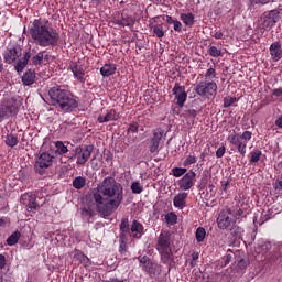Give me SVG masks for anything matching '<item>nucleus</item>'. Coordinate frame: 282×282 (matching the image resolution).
I'll return each instance as SVG.
<instances>
[{
  "instance_id": "obj_1",
  "label": "nucleus",
  "mask_w": 282,
  "mask_h": 282,
  "mask_svg": "<svg viewBox=\"0 0 282 282\" xmlns=\"http://www.w3.org/2000/svg\"><path fill=\"white\" fill-rule=\"evenodd\" d=\"M87 199L95 206L99 215L110 217L113 215V210H118L122 204L124 188L122 184L116 182V178L108 176L89 192Z\"/></svg>"
},
{
  "instance_id": "obj_2",
  "label": "nucleus",
  "mask_w": 282,
  "mask_h": 282,
  "mask_svg": "<svg viewBox=\"0 0 282 282\" xmlns=\"http://www.w3.org/2000/svg\"><path fill=\"white\" fill-rule=\"evenodd\" d=\"M29 34L39 47H56L61 41V34L45 18L34 19L29 25Z\"/></svg>"
},
{
  "instance_id": "obj_3",
  "label": "nucleus",
  "mask_w": 282,
  "mask_h": 282,
  "mask_svg": "<svg viewBox=\"0 0 282 282\" xmlns=\"http://www.w3.org/2000/svg\"><path fill=\"white\" fill-rule=\"evenodd\" d=\"M51 105L62 113H72L78 109V98L63 86H54L48 90Z\"/></svg>"
},
{
  "instance_id": "obj_4",
  "label": "nucleus",
  "mask_w": 282,
  "mask_h": 282,
  "mask_svg": "<svg viewBox=\"0 0 282 282\" xmlns=\"http://www.w3.org/2000/svg\"><path fill=\"white\" fill-rule=\"evenodd\" d=\"M155 248L161 254L162 263H171L173 261V250L171 249V232L162 230L159 237L156 238Z\"/></svg>"
},
{
  "instance_id": "obj_5",
  "label": "nucleus",
  "mask_w": 282,
  "mask_h": 282,
  "mask_svg": "<svg viewBox=\"0 0 282 282\" xmlns=\"http://www.w3.org/2000/svg\"><path fill=\"white\" fill-rule=\"evenodd\" d=\"M250 140H252V132L248 131V130L245 131L243 133H237L234 130V131H230L227 137V141L229 142V144L235 147L237 149L238 153H240V155H242V158L246 155V149H247L248 142H250Z\"/></svg>"
},
{
  "instance_id": "obj_6",
  "label": "nucleus",
  "mask_w": 282,
  "mask_h": 282,
  "mask_svg": "<svg viewBox=\"0 0 282 282\" xmlns=\"http://www.w3.org/2000/svg\"><path fill=\"white\" fill-rule=\"evenodd\" d=\"M54 160H56L54 154L50 152L41 153L34 165L35 172L39 173V175H45L47 169L54 164Z\"/></svg>"
},
{
  "instance_id": "obj_7",
  "label": "nucleus",
  "mask_w": 282,
  "mask_h": 282,
  "mask_svg": "<svg viewBox=\"0 0 282 282\" xmlns=\"http://www.w3.org/2000/svg\"><path fill=\"white\" fill-rule=\"evenodd\" d=\"M195 93L200 96V98H213L217 94V83L215 82H200L195 87Z\"/></svg>"
},
{
  "instance_id": "obj_8",
  "label": "nucleus",
  "mask_w": 282,
  "mask_h": 282,
  "mask_svg": "<svg viewBox=\"0 0 282 282\" xmlns=\"http://www.w3.org/2000/svg\"><path fill=\"white\" fill-rule=\"evenodd\" d=\"M91 153H94V145H80L75 148L74 158L77 160L76 164H78V166H85L89 158H91Z\"/></svg>"
},
{
  "instance_id": "obj_9",
  "label": "nucleus",
  "mask_w": 282,
  "mask_h": 282,
  "mask_svg": "<svg viewBox=\"0 0 282 282\" xmlns=\"http://www.w3.org/2000/svg\"><path fill=\"white\" fill-rule=\"evenodd\" d=\"M232 215V209L227 208L223 209L217 217V226L219 230H228V228H232L237 224V219L230 218Z\"/></svg>"
},
{
  "instance_id": "obj_10",
  "label": "nucleus",
  "mask_w": 282,
  "mask_h": 282,
  "mask_svg": "<svg viewBox=\"0 0 282 282\" xmlns=\"http://www.w3.org/2000/svg\"><path fill=\"white\" fill-rule=\"evenodd\" d=\"M261 21L264 30H272L281 21V13L276 10L265 11L261 17Z\"/></svg>"
},
{
  "instance_id": "obj_11",
  "label": "nucleus",
  "mask_w": 282,
  "mask_h": 282,
  "mask_svg": "<svg viewBox=\"0 0 282 282\" xmlns=\"http://www.w3.org/2000/svg\"><path fill=\"white\" fill-rule=\"evenodd\" d=\"M23 54V50L18 44L8 46L3 53V61L7 65H12V63H17L21 55Z\"/></svg>"
},
{
  "instance_id": "obj_12",
  "label": "nucleus",
  "mask_w": 282,
  "mask_h": 282,
  "mask_svg": "<svg viewBox=\"0 0 282 282\" xmlns=\"http://www.w3.org/2000/svg\"><path fill=\"white\" fill-rule=\"evenodd\" d=\"M19 113V106L14 102L8 101L7 104H0V122L10 118V116H17Z\"/></svg>"
},
{
  "instance_id": "obj_13",
  "label": "nucleus",
  "mask_w": 282,
  "mask_h": 282,
  "mask_svg": "<svg viewBox=\"0 0 282 282\" xmlns=\"http://www.w3.org/2000/svg\"><path fill=\"white\" fill-rule=\"evenodd\" d=\"M195 177H197V174L193 170H189L188 173L178 180L177 184L181 191H191L195 186Z\"/></svg>"
},
{
  "instance_id": "obj_14",
  "label": "nucleus",
  "mask_w": 282,
  "mask_h": 282,
  "mask_svg": "<svg viewBox=\"0 0 282 282\" xmlns=\"http://www.w3.org/2000/svg\"><path fill=\"white\" fill-rule=\"evenodd\" d=\"M173 96L176 98V105L180 107H184V102H186V98H188V94H186V87L176 83L172 89Z\"/></svg>"
},
{
  "instance_id": "obj_15",
  "label": "nucleus",
  "mask_w": 282,
  "mask_h": 282,
  "mask_svg": "<svg viewBox=\"0 0 282 282\" xmlns=\"http://www.w3.org/2000/svg\"><path fill=\"white\" fill-rule=\"evenodd\" d=\"M163 135L164 132L161 129L153 130V135L149 144L150 153H160V142H162Z\"/></svg>"
},
{
  "instance_id": "obj_16",
  "label": "nucleus",
  "mask_w": 282,
  "mask_h": 282,
  "mask_svg": "<svg viewBox=\"0 0 282 282\" xmlns=\"http://www.w3.org/2000/svg\"><path fill=\"white\" fill-rule=\"evenodd\" d=\"M69 69L73 73L74 78H76L77 83L85 85L87 79L85 78V68H83V65L76 62H72Z\"/></svg>"
},
{
  "instance_id": "obj_17",
  "label": "nucleus",
  "mask_w": 282,
  "mask_h": 282,
  "mask_svg": "<svg viewBox=\"0 0 282 282\" xmlns=\"http://www.w3.org/2000/svg\"><path fill=\"white\" fill-rule=\"evenodd\" d=\"M138 261L143 272L150 274V276H155V264L151 261V259L147 256L138 257Z\"/></svg>"
},
{
  "instance_id": "obj_18",
  "label": "nucleus",
  "mask_w": 282,
  "mask_h": 282,
  "mask_svg": "<svg viewBox=\"0 0 282 282\" xmlns=\"http://www.w3.org/2000/svg\"><path fill=\"white\" fill-rule=\"evenodd\" d=\"M112 23L115 25H120V28H133V25H135V19L128 14H121V19L115 18Z\"/></svg>"
},
{
  "instance_id": "obj_19",
  "label": "nucleus",
  "mask_w": 282,
  "mask_h": 282,
  "mask_svg": "<svg viewBox=\"0 0 282 282\" xmlns=\"http://www.w3.org/2000/svg\"><path fill=\"white\" fill-rule=\"evenodd\" d=\"M269 52L271 55V58L274 63H279V61H281L282 58V46H281V42H273L270 47H269Z\"/></svg>"
},
{
  "instance_id": "obj_20",
  "label": "nucleus",
  "mask_w": 282,
  "mask_h": 282,
  "mask_svg": "<svg viewBox=\"0 0 282 282\" xmlns=\"http://www.w3.org/2000/svg\"><path fill=\"white\" fill-rule=\"evenodd\" d=\"M130 234L133 239H142V235H144V225L138 220H133L130 227Z\"/></svg>"
},
{
  "instance_id": "obj_21",
  "label": "nucleus",
  "mask_w": 282,
  "mask_h": 282,
  "mask_svg": "<svg viewBox=\"0 0 282 282\" xmlns=\"http://www.w3.org/2000/svg\"><path fill=\"white\" fill-rule=\"evenodd\" d=\"M22 199H25V202H28L24 204H26L29 213H36V210H39V203H36L35 194H25L22 196Z\"/></svg>"
},
{
  "instance_id": "obj_22",
  "label": "nucleus",
  "mask_w": 282,
  "mask_h": 282,
  "mask_svg": "<svg viewBox=\"0 0 282 282\" xmlns=\"http://www.w3.org/2000/svg\"><path fill=\"white\" fill-rule=\"evenodd\" d=\"M32 58V53L30 51L24 53L23 58L19 59L17 65H15V70L18 73H21L28 67V63H30V59Z\"/></svg>"
},
{
  "instance_id": "obj_23",
  "label": "nucleus",
  "mask_w": 282,
  "mask_h": 282,
  "mask_svg": "<svg viewBox=\"0 0 282 282\" xmlns=\"http://www.w3.org/2000/svg\"><path fill=\"white\" fill-rule=\"evenodd\" d=\"M120 117L116 113L115 109L109 110L105 116L100 115L97 121L102 124L104 122H111L118 120Z\"/></svg>"
},
{
  "instance_id": "obj_24",
  "label": "nucleus",
  "mask_w": 282,
  "mask_h": 282,
  "mask_svg": "<svg viewBox=\"0 0 282 282\" xmlns=\"http://www.w3.org/2000/svg\"><path fill=\"white\" fill-rule=\"evenodd\" d=\"M36 82V73L32 69H28L22 76L23 85L30 86L34 85Z\"/></svg>"
},
{
  "instance_id": "obj_25",
  "label": "nucleus",
  "mask_w": 282,
  "mask_h": 282,
  "mask_svg": "<svg viewBox=\"0 0 282 282\" xmlns=\"http://www.w3.org/2000/svg\"><path fill=\"white\" fill-rule=\"evenodd\" d=\"M188 197V193H181L174 196L173 204L175 208H184L186 206V198Z\"/></svg>"
},
{
  "instance_id": "obj_26",
  "label": "nucleus",
  "mask_w": 282,
  "mask_h": 282,
  "mask_svg": "<svg viewBox=\"0 0 282 282\" xmlns=\"http://www.w3.org/2000/svg\"><path fill=\"white\" fill-rule=\"evenodd\" d=\"M116 64H105L101 68H100V74L104 77L108 76H113V74H116Z\"/></svg>"
},
{
  "instance_id": "obj_27",
  "label": "nucleus",
  "mask_w": 282,
  "mask_h": 282,
  "mask_svg": "<svg viewBox=\"0 0 282 282\" xmlns=\"http://www.w3.org/2000/svg\"><path fill=\"white\" fill-rule=\"evenodd\" d=\"M180 19L187 28L195 25V15L193 13H181Z\"/></svg>"
},
{
  "instance_id": "obj_28",
  "label": "nucleus",
  "mask_w": 282,
  "mask_h": 282,
  "mask_svg": "<svg viewBox=\"0 0 282 282\" xmlns=\"http://www.w3.org/2000/svg\"><path fill=\"white\" fill-rule=\"evenodd\" d=\"M21 239V231H14L7 239V246H17Z\"/></svg>"
},
{
  "instance_id": "obj_29",
  "label": "nucleus",
  "mask_w": 282,
  "mask_h": 282,
  "mask_svg": "<svg viewBox=\"0 0 282 282\" xmlns=\"http://www.w3.org/2000/svg\"><path fill=\"white\" fill-rule=\"evenodd\" d=\"M86 185H87V180L83 176H77L73 180V186L77 191H80V188H85Z\"/></svg>"
},
{
  "instance_id": "obj_30",
  "label": "nucleus",
  "mask_w": 282,
  "mask_h": 282,
  "mask_svg": "<svg viewBox=\"0 0 282 282\" xmlns=\"http://www.w3.org/2000/svg\"><path fill=\"white\" fill-rule=\"evenodd\" d=\"M261 155H263V152H261L259 149L251 151L249 159L250 164H257L259 160H261Z\"/></svg>"
},
{
  "instance_id": "obj_31",
  "label": "nucleus",
  "mask_w": 282,
  "mask_h": 282,
  "mask_svg": "<svg viewBox=\"0 0 282 282\" xmlns=\"http://www.w3.org/2000/svg\"><path fill=\"white\" fill-rule=\"evenodd\" d=\"M55 148H56V153H58V155H65V153L69 151V149H67V145H65L63 141H57L55 143Z\"/></svg>"
},
{
  "instance_id": "obj_32",
  "label": "nucleus",
  "mask_w": 282,
  "mask_h": 282,
  "mask_svg": "<svg viewBox=\"0 0 282 282\" xmlns=\"http://www.w3.org/2000/svg\"><path fill=\"white\" fill-rule=\"evenodd\" d=\"M7 147H17L19 144V138L12 133L7 135L6 139Z\"/></svg>"
},
{
  "instance_id": "obj_33",
  "label": "nucleus",
  "mask_w": 282,
  "mask_h": 282,
  "mask_svg": "<svg viewBox=\"0 0 282 282\" xmlns=\"http://www.w3.org/2000/svg\"><path fill=\"white\" fill-rule=\"evenodd\" d=\"M195 237H196V241L198 243H202V241H204V239H206V229L204 227H198L196 229Z\"/></svg>"
},
{
  "instance_id": "obj_34",
  "label": "nucleus",
  "mask_w": 282,
  "mask_h": 282,
  "mask_svg": "<svg viewBox=\"0 0 282 282\" xmlns=\"http://www.w3.org/2000/svg\"><path fill=\"white\" fill-rule=\"evenodd\" d=\"M45 51L39 52L36 55L32 57V64L36 67L42 65L44 58Z\"/></svg>"
},
{
  "instance_id": "obj_35",
  "label": "nucleus",
  "mask_w": 282,
  "mask_h": 282,
  "mask_svg": "<svg viewBox=\"0 0 282 282\" xmlns=\"http://www.w3.org/2000/svg\"><path fill=\"white\" fill-rule=\"evenodd\" d=\"M152 32L153 34H155V36H158V39L164 37V28L162 26V24L153 25Z\"/></svg>"
},
{
  "instance_id": "obj_36",
  "label": "nucleus",
  "mask_w": 282,
  "mask_h": 282,
  "mask_svg": "<svg viewBox=\"0 0 282 282\" xmlns=\"http://www.w3.org/2000/svg\"><path fill=\"white\" fill-rule=\"evenodd\" d=\"M120 232H131V227L129 226V218L121 219Z\"/></svg>"
},
{
  "instance_id": "obj_37",
  "label": "nucleus",
  "mask_w": 282,
  "mask_h": 282,
  "mask_svg": "<svg viewBox=\"0 0 282 282\" xmlns=\"http://www.w3.org/2000/svg\"><path fill=\"white\" fill-rule=\"evenodd\" d=\"M166 224H170L171 226H175L177 224V215L174 213H169L165 215Z\"/></svg>"
},
{
  "instance_id": "obj_38",
  "label": "nucleus",
  "mask_w": 282,
  "mask_h": 282,
  "mask_svg": "<svg viewBox=\"0 0 282 282\" xmlns=\"http://www.w3.org/2000/svg\"><path fill=\"white\" fill-rule=\"evenodd\" d=\"M131 191L133 195H140L144 191V188L140 185V182H133L131 184Z\"/></svg>"
},
{
  "instance_id": "obj_39",
  "label": "nucleus",
  "mask_w": 282,
  "mask_h": 282,
  "mask_svg": "<svg viewBox=\"0 0 282 282\" xmlns=\"http://www.w3.org/2000/svg\"><path fill=\"white\" fill-rule=\"evenodd\" d=\"M186 167H174L172 169V174L174 177H182V175H186Z\"/></svg>"
},
{
  "instance_id": "obj_40",
  "label": "nucleus",
  "mask_w": 282,
  "mask_h": 282,
  "mask_svg": "<svg viewBox=\"0 0 282 282\" xmlns=\"http://www.w3.org/2000/svg\"><path fill=\"white\" fill-rule=\"evenodd\" d=\"M208 54L214 58H219L221 56V50H218L216 46H209Z\"/></svg>"
},
{
  "instance_id": "obj_41",
  "label": "nucleus",
  "mask_w": 282,
  "mask_h": 282,
  "mask_svg": "<svg viewBox=\"0 0 282 282\" xmlns=\"http://www.w3.org/2000/svg\"><path fill=\"white\" fill-rule=\"evenodd\" d=\"M191 164H197V156L191 154L186 156L183 166H191Z\"/></svg>"
},
{
  "instance_id": "obj_42",
  "label": "nucleus",
  "mask_w": 282,
  "mask_h": 282,
  "mask_svg": "<svg viewBox=\"0 0 282 282\" xmlns=\"http://www.w3.org/2000/svg\"><path fill=\"white\" fill-rule=\"evenodd\" d=\"M82 217H84V219H91V217H94V209L82 208Z\"/></svg>"
},
{
  "instance_id": "obj_43",
  "label": "nucleus",
  "mask_w": 282,
  "mask_h": 282,
  "mask_svg": "<svg viewBox=\"0 0 282 282\" xmlns=\"http://www.w3.org/2000/svg\"><path fill=\"white\" fill-rule=\"evenodd\" d=\"M199 112L197 111V110H195V109H188V110H185L184 112H183V116H184V118H191V119H194V118H197V115H198Z\"/></svg>"
},
{
  "instance_id": "obj_44",
  "label": "nucleus",
  "mask_w": 282,
  "mask_h": 282,
  "mask_svg": "<svg viewBox=\"0 0 282 282\" xmlns=\"http://www.w3.org/2000/svg\"><path fill=\"white\" fill-rule=\"evenodd\" d=\"M227 230H230V232L234 237H239V235H241V232H243L241 227H239L237 225H234L232 227L228 228Z\"/></svg>"
},
{
  "instance_id": "obj_45",
  "label": "nucleus",
  "mask_w": 282,
  "mask_h": 282,
  "mask_svg": "<svg viewBox=\"0 0 282 282\" xmlns=\"http://www.w3.org/2000/svg\"><path fill=\"white\" fill-rule=\"evenodd\" d=\"M235 102H237V98L225 97L224 98V107H225V109H228V107H232V105H235Z\"/></svg>"
},
{
  "instance_id": "obj_46",
  "label": "nucleus",
  "mask_w": 282,
  "mask_h": 282,
  "mask_svg": "<svg viewBox=\"0 0 282 282\" xmlns=\"http://www.w3.org/2000/svg\"><path fill=\"white\" fill-rule=\"evenodd\" d=\"M231 213H232L231 215L235 217L234 219H236V221L240 217H246V212H243V209H241V208H238V209H235V210L231 209Z\"/></svg>"
},
{
  "instance_id": "obj_47",
  "label": "nucleus",
  "mask_w": 282,
  "mask_h": 282,
  "mask_svg": "<svg viewBox=\"0 0 282 282\" xmlns=\"http://www.w3.org/2000/svg\"><path fill=\"white\" fill-rule=\"evenodd\" d=\"M205 78H217V70H215L213 67H209L205 73Z\"/></svg>"
},
{
  "instance_id": "obj_48",
  "label": "nucleus",
  "mask_w": 282,
  "mask_h": 282,
  "mask_svg": "<svg viewBox=\"0 0 282 282\" xmlns=\"http://www.w3.org/2000/svg\"><path fill=\"white\" fill-rule=\"evenodd\" d=\"M138 129H140V124L135 121L129 124L128 132L129 133H138Z\"/></svg>"
},
{
  "instance_id": "obj_49",
  "label": "nucleus",
  "mask_w": 282,
  "mask_h": 282,
  "mask_svg": "<svg viewBox=\"0 0 282 282\" xmlns=\"http://www.w3.org/2000/svg\"><path fill=\"white\" fill-rule=\"evenodd\" d=\"M210 177H212L210 172L208 170H205L203 172V176H202V180H200L202 184H208V180H210Z\"/></svg>"
},
{
  "instance_id": "obj_50",
  "label": "nucleus",
  "mask_w": 282,
  "mask_h": 282,
  "mask_svg": "<svg viewBox=\"0 0 282 282\" xmlns=\"http://www.w3.org/2000/svg\"><path fill=\"white\" fill-rule=\"evenodd\" d=\"M224 155H226V145L221 143V147H219L216 151V158L220 159L224 158Z\"/></svg>"
},
{
  "instance_id": "obj_51",
  "label": "nucleus",
  "mask_w": 282,
  "mask_h": 282,
  "mask_svg": "<svg viewBox=\"0 0 282 282\" xmlns=\"http://www.w3.org/2000/svg\"><path fill=\"white\" fill-rule=\"evenodd\" d=\"M199 259V253L198 252H193L192 253V261L189 262L191 268H195L197 265V260Z\"/></svg>"
},
{
  "instance_id": "obj_52",
  "label": "nucleus",
  "mask_w": 282,
  "mask_h": 282,
  "mask_svg": "<svg viewBox=\"0 0 282 282\" xmlns=\"http://www.w3.org/2000/svg\"><path fill=\"white\" fill-rule=\"evenodd\" d=\"M119 252L120 254H127V250H128V247H127V242L124 241H119Z\"/></svg>"
},
{
  "instance_id": "obj_53",
  "label": "nucleus",
  "mask_w": 282,
  "mask_h": 282,
  "mask_svg": "<svg viewBox=\"0 0 282 282\" xmlns=\"http://www.w3.org/2000/svg\"><path fill=\"white\" fill-rule=\"evenodd\" d=\"M248 268V262H246L243 259H240L237 263L238 270H246Z\"/></svg>"
},
{
  "instance_id": "obj_54",
  "label": "nucleus",
  "mask_w": 282,
  "mask_h": 282,
  "mask_svg": "<svg viewBox=\"0 0 282 282\" xmlns=\"http://www.w3.org/2000/svg\"><path fill=\"white\" fill-rule=\"evenodd\" d=\"M230 261H232V253H227L226 256L223 257L224 265H228Z\"/></svg>"
},
{
  "instance_id": "obj_55",
  "label": "nucleus",
  "mask_w": 282,
  "mask_h": 282,
  "mask_svg": "<svg viewBox=\"0 0 282 282\" xmlns=\"http://www.w3.org/2000/svg\"><path fill=\"white\" fill-rule=\"evenodd\" d=\"M212 36H214V39H217V40L224 39V32H221V31H214V32H212Z\"/></svg>"
},
{
  "instance_id": "obj_56",
  "label": "nucleus",
  "mask_w": 282,
  "mask_h": 282,
  "mask_svg": "<svg viewBox=\"0 0 282 282\" xmlns=\"http://www.w3.org/2000/svg\"><path fill=\"white\" fill-rule=\"evenodd\" d=\"M173 25H174V31L175 32H182V22H180V21H175L174 23H173Z\"/></svg>"
},
{
  "instance_id": "obj_57",
  "label": "nucleus",
  "mask_w": 282,
  "mask_h": 282,
  "mask_svg": "<svg viewBox=\"0 0 282 282\" xmlns=\"http://www.w3.org/2000/svg\"><path fill=\"white\" fill-rule=\"evenodd\" d=\"M272 96H275L276 98H279L280 96H282V88H275L272 90Z\"/></svg>"
},
{
  "instance_id": "obj_58",
  "label": "nucleus",
  "mask_w": 282,
  "mask_h": 282,
  "mask_svg": "<svg viewBox=\"0 0 282 282\" xmlns=\"http://www.w3.org/2000/svg\"><path fill=\"white\" fill-rule=\"evenodd\" d=\"M129 232H124V231H120V235H119V242L120 241H123V242H127V235Z\"/></svg>"
},
{
  "instance_id": "obj_59",
  "label": "nucleus",
  "mask_w": 282,
  "mask_h": 282,
  "mask_svg": "<svg viewBox=\"0 0 282 282\" xmlns=\"http://www.w3.org/2000/svg\"><path fill=\"white\" fill-rule=\"evenodd\" d=\"M6 268V256L0 254V270H3Z\"/></svg>"
},
{
  "instance_id": "obj_60",
  "label": "nucleus",
  "mask_w": 282,
  "mask_h": 282,
  "mask_svg": "<svg viewBox=\"0 0 282 282\" xmlns=\"http://www.w3.org/2000/svg\"><path fill=\"white\" fill-rule=\"evenodd\" d=\"M251 3H262V6H265V3H270V0H251Z\"/></svg>"
},
{
  "instance_id": "obj_61",
  "label": "nucleus",
  "mask_w": 282,
  "mask_h": 282,
  "mask_svg": "<svg viewBox=\"0 0 282 282\" xmlns=\"http://www.w3.org/2000/svg\"><path fill=\"white\" fill-rule=\"evenodd\" d=\"M274 188H275V191H282V181H278V182L274 184Z\"/></svg>"
},
{
  "instance_id": "obj_62",
  "label": "nucleus",
  "mask_w": 282,
  "mask_h": 282,
  "mask_svg": "<svg viewBox=\"0 0 282 282\" xmlns=\"http://www.w3.org/2000/svg\"><path fill=\"white\" fill-rule=\"evenodd\" d=\"M165 21H166V23H169L171 25V24H174L176 20H173V17H171V15H166Z\"/></svg>"
},
{
  "instance_id": "obj_63",
  "label": "nucleus",
  "mask_w": 282,
  "mask_h": 282,
  "mask_svg": "<svg viewBox=\"0 0 282 282\" xmlns=\"http://www.w3.org/2000/svg\"><path fill=\"white\" fill-rule=\"evenodd\" d=\"M275 126L282 129V116L279 119H276Z\"/></svg>"
},
{
  "instance_id": "obj_64",
  "label": "nucleus",
  "mask_w": 282,
  "mask_h": 282,
  "mask_svg": "<svg viewBox=\"0 0 282 282\" xmlns=\"http://www.w3.org/2000/svg\"><path fill=\"white\" fill-rule=\"evenodd\" d=\"M106 282H122V280H119L118 278H110Z\"/></svg>"
}]
</instances>
